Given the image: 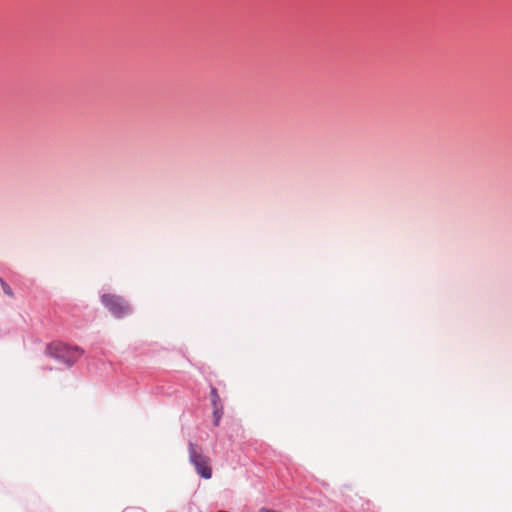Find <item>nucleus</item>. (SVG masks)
Here are the masks:
<instances>
[{
  "label": "nucleus",
  "instance_id": "1",
  "mask_svg": "<svg viewBox=\"0 0 512 512\" xmlns=\"http://www.w3.org/2000/svg\"><path fill=\"white\" fill-rule=\"evenodd\" d=\"M47 353L52 358L72 365L81 357L83 351L79 347H71L62 342H53L47 347Z\"/></svg>",
  "mask_w": 512,
  "mask_h": 512
},
{
  "label": "nucleus",
  "instance_id": "2",
  "mask_svg": "<svg viewBox=\"0 0 512 512\" xmlns=\"http://www.w3.org/2000/svg\"><path fill=\"white\" fill-rule=\"evenodd\" d=\"M190 462L195 466L197 473L204 479L212 477V469L209 466V458L198 451V446L190 442L188 445Z\"/></svg>",
  "mask_w": 512,
  "mask_h": 512
},
{
  "label": "nucleus",
  "instance_id": "3",
  "mask_svg": "<svg viewBox=\"0 0 512 512\" xmlns=\"http://www.w3.org/2000/svg\"><path fill=\"white\" fill-rule=\"evenodd\" d=\"M103 305L117 318L124 317L131 312L130 306L120 296L114 294H103L101 296Z\"/></svg>",
  "mask_w": 512,
  "mask_h": 512
},
{
  "label": "nucleus",
  "instance_id": "4",
  "mask_svg": "<svg viewBox=\"0 0 512 512\" xmlns=\"http://www.w3.org/2000/svg\"><path fill=\"white\" fill-rule=\"evenodd\" d=\"M210 399L211 404L213 408V418H214V425L219 426L220 420L224 413V406L221 400V397L215 387H211L210 390Z\"/></svg>",
  "mask_w": 512,
  "mask_h": 512
},
{
  "label": "nucleus",
  "instance_id": "5",
  "mask_svg": "<svg viewBox=\"0 0 512 512\" xmlns=\"http://www.w3.org/2000/svg\"><path fill=\"white\" fill-rule=\"evenodd\" d=\"M0 284L3 289V292L10 298L14 297V293L10 286L2 279L0 278Z\"/></svg>",
  "mask_w": 512,
  "mask_h": 512
},
{
  "label": "nucleus",
  "instance_id": "6",
  "mask_svg": "<svg viewBox=\"0 0 512 512\" xmlns=\"http://www.w3.org/2000/svg\"><path fill=\"white\" fill-rule=\"evenodd\" d=\"M259 512H279V511L272 510V509H268V508H261V509L259 510Z\"/></svg>",
  "mask_w": 512,
  "mask_h": 512
}]
</instances>
